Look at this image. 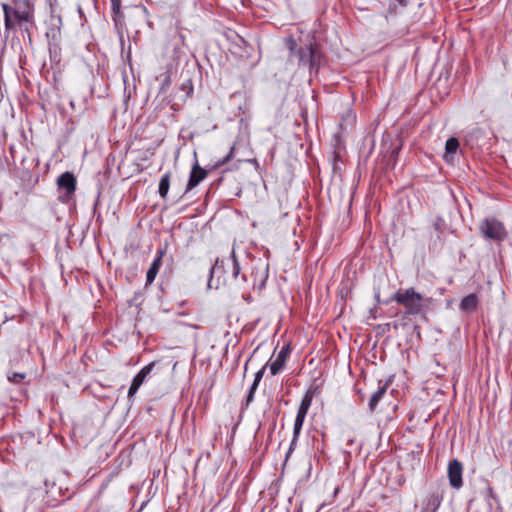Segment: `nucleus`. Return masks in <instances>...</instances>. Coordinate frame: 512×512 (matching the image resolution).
<instances>
[{
    "mask_svg": "<svg viewBox=\"0 0 512 512\" xmlns=\"http://www.w3.org/2000/svg\"><path fill=\"white\" fill-rule=\"evenodd\" d=\"M289 49L291 56L297 59V65L303 69H308L310 72L313 69L318 70L321 54L317 45H313L312 42L305 44L304 46L297 47L294 40H290Z\"/></svg>",
    "mask_w": 512,
    "mask_h": 512,
    "instance_id": "f257e3e1",
    "label": "nucleus"
},
{
    "mask_svg": "<svg viewBox=\"0 0 512 512\" xmlns=\"http://www.w3.org/2000/svg\"><path fill=\"white\" fill-rule=\"evenodd\" d=\"M392 300L403 305L407 309L406 314L417 315L422 311V301L424 298L414 288H408L396 291Z\"/></svg>",
    "mask_w": 512,
    "mask_h": 512,
    "instance_id": "f03ea898",
    "label": "nucleus"
},
{
    "mask_svg": "<svg viewBox=\"0 0 512 512\" xmlns=\"http://www.w3.org/2000/svg\"><path fill=\"white\" fill-rule=\"evenodd\" d=\"M1 7L4 13L6 38H8L10 32L16 30L17 26L20 29H24L25 31L29 30L27 24L30 22L27 20V13L24 11L16 10L12 8V5L7 3H2Z\"/></svg>",
    "mask_w": 512,
    "mask_h": 512,
    "instance_id": "7ed1b4c3",
    "label": "nucleus"
},
{
    "mask_svg": "<svg viewBox=\"0 0 512 512\" xmlns=\"http://www.w3.org/2000/svg\"><path fill=\"white\" fill-rule=\"evenodd\" d=\"M479 229L486 239L493 241L501 242L507 236L503 223L494 217L485 218L481 222Z\"/></svg>",
    "mask_w": 512,
    "mask_h": 512,
    "instance_id": "20e7f679",
    "label": "nucleus"
},
{
    "mask_svg": "<svg viewBox=\"0 0 512 512\" xmlns=\"http://www.w3.org/2000/svg\"><path fill=\"white\" fill-rule=\"evenodd\" d=\"M226 264L231 266L232 277L237 279L238 275L240 274V265L236 259L235 252L232 251L230 257H228L226 260L217 259L215 264L210 268V278L208 280L209 287H212L213 285L214 276H217L218 278L220 277V274L222 273ZM217 284H219V279L217 280ZM216 287H218V285H216Z\"/></svg>",
    "mask_w": 512,
    "mask_h": 512,
    "instance_id": "39448f33",
    "label": "nucleus"
},
{
    "mask_svg": "<svg viewBox=\"0 0 512 512\" xmlns=\"http://www.w3.org/2000/svg\"><path fill=\"white\" fill-rule=\"evenodd\" d=\"M447 475L451 487L459 490L463 486V465L459 460L453 459L449 461Z\"/></svg>",
    "mask_w": 512,
    "mask_h": 512,
    "instance_id": "423d86ee",
    "label": "nucleus"
},
{
    "mask_svg": "<svg viewBox=\"0 0 512 512\" xmlns=\"http://www.w3.org/2000/svg\"><path fill=\"white\" fill-rule=\"evenodd\" d=\"M312 394L310 392H306L303 396L300 406L297 411V415L295 418L294 426H295V438H297L302 429L305 417L312 403Z\"/></svg>",
    "mask_w": 512,
    "mask_h": 512,
    "instance_id": "0eeeda50",
    "label": "nucleus"
},
{
    "mask_svg": "<svg viewBox=\"0 0 512 512\" xmlns=\"http://www.w3.org/2000/svg\"><path fill=\"white\" fill-rule=\"evenodd\" d=\"M156 362H151L148 365L144 366L133 378L132 383L130 385L129 391H128V397L132 398L138 391V389L141 387L143 382L145 381L146 377L151 373L153 367L155 366Z\"/></svg>",
    "mask_w": 512,
    "mask_h": 512,
    "instance_id": "6e6552de",
    "label": "nucleus"
},
{
    "mask_svg": "<svg viewBox=\"0 0 512 512\" xmlns=\"http://www.w3.org/2000/svg\"><path fill=\"white\" fill-rule=\"evenodd\" d=\"M59 189L65 191L66 197H70L76 190V178L71 172H64L57 179Z\"/></svg>",
    "mask_w": 512,
    "mask_h": 512,
    "instance_id": "1a4fd4ad",
    "label": "nucleus"
},
{
    "mask_svg": "<svg viewBox=\"0 0 512 512\" xmlns=\"http://www.w3.org/2000/svg\"><path fill=\"white\" fill-rule=\"evenodd\" d=\"M166 254V249L160 248L157 250L156 257L151 263L147 274H146V286L151 285L153 281L155 280L161 266H162V259L164 255Z\"/></svg>",
    "mask_w": 512,
    "mask_h": 512,
    "instance_id": "9d476101",
    "label": "nucleus"
},
{
    "mask_svg": "<svg viewBox=\"0 0 512 512\" xmlns=\"http://www.w3.org/2000/svg\"><path fill=\"white\" fill-rule=\"evenodd\" d=\"M207 177V171L199 166L198 162H196L189 175V180L186 186L185 192L195 188L202 180Z\"/></svg>",
    "mask_w": 512,
    "mask_h": 512,
    "instance_id": "9b49d317",
    "label": "nucleus"
},
{
    "mask_svg": "<svg viewBox=\"0 0 512 512\" xmlns=\"http://www.w3.org/2000/svg\"><path fill=\"white\" fill-rule=\"evenodd\" d=\"M289 352V346L283 347L277 354L276 359L270 364V372L273 376L283 369Z\"/></svg>",
    "mask_w": 512,
    "mask_h": 512,
    "instance_id": "f8f14e48",
    "label": "nucleus"
},
{
    "mask_svg": "<svg viewBox=\"0 0 512 512\" xmlns=\"http://www.w3.org/2000/svg\"><path fill=\"white\" fill-rule=\"evenodd\" d=\"M479 305V298L476 294L472 293L467 296H465L460 304L459 309L462 312L469 313L477 310Z\"/></svg>",
    "mask_w": 512,
    "mask_h": 512,
    "instance_id": "ddd939ff",
    "label": "nucleus"
},
{
    "mask_svg": "<svg viewBox=\"0 0 512 512\" xmlns=\"http://www.w3.org/2000/svg\"><path fill=\"white\" fill-rule=\"evenodd\" d=\"M459 148V141L455 137H451L446 141L444 159L446 162L451 163L454 159Z\"/></svg>",
    "mask_w": 512,
    "mask_h": 512,
    "instance_id": "4468645a",
    "label": "nucleus"
},
{
    "mask_svg": "<svg viewBox=\"0 0 512 512\" xmlns=\"http://www.w3.org/2000/svg\"><path fill=\"white\" fill-rule=\"evenodd\" d=\"M265 369H266V366L262 367L259 371H257L255 373V378H254V381L249 389V392H248V395L246 397V400H245V407H247L251 402H253L254 400V394L258 388V385L264 375V372H265Z\"/></svg>",
    "mask_w": 512,
    "mask_h": 512,
    "instance_id": "2eb2a0df",
    "label": "nucleus"
},
{
    "mask_svg": "<svg viewBox=\"0 0 512 512\" xmlns=\"http://www.w3.org/2000/svg\"><path fill=\"white\" fill-rule=\"evenodd\" d=\"M12 3V8L19 11H24L25 13H27V20L30 23L33 22V7L31 6L29 0H13Z\"/></svg>",
    "mask_w": 512,
    "mask_h": 512,
    "instance_id": "dca6fc26",
    "label": "nucleus"
},
{
    "mask_svg": "<svg viewBox=\"0 0 512 512\" xmlns=\"http://www.w3.org/2000/svg\"><path fill=\"white\" fill-rule=\"evenodd\" d=\"M387 387L388 383H385L384 385L379 387L375 393H373L368 404L370 412H374L376 410L378 403L381 401V399L387 392Z\"/></svg>",
    "mask_w": 512,
    "mask_h": 512,
    "instance_id": "f3484780",
    "label": "nucleus"
},
{
    "mask_svg": "<svg viewBox=\"0 0 512 512\" xmlns=\"http://www.w3.org/2000/svg\"><path fill=\"white\" fill-rule=\"evenodd\" d=\"M170 172L165 173L159 182L158 192L162 199H166L170 188Z\"/></svg>",
    "mask_w": 512,
    "mask_h": 512,
    "instance_id": "a211bd4d",
    "label": "nucleus"
},
{
    "mask_svg": "<svg viewBox=\"0 0 512 512\" xmlns=\"http://www.w3.org/2000/svg\"><path fill=\"white\" fill-rule=\"evenodd\" d=\"M433 227L438 234H442L446 229L445 220L442 217H436L433 222ZM440 237V235H438Z\"/></svg>",
    "mask_w": 512,
    "mask_h": 512,
    "instance_id": "6ab92c4d",
    "label": "nucleus"
},
{
    "mask_svg": "<svg viewBox=\"0 0 512 512\" xmlns=\"http://www.w3.org/2000/svg\"><path fill=\"white\" fill-rule=\"evenodd\" d=\"M233 153H234V146H232L228 152V154L221 160L217 161L214 165L215 168H218V167H221L223 165H225L228 161H230V159L232 158L233 156Z\"/></svg>",
    "mask_w": 512,
    "mask_h": 512,
    "instance_id": "aec40b11",
    "label": "nucleus"
},
{
    "mask_svg": "<svg viewBox=\"0 0 512 512\" xmlns=\"http://www.w3.org/2000/svg\"><path fill=\"white\" fill-rule=\"evenodd\" d=\"M442 498V495H439L438 493L432 494L429 499V505H433L434 509H437L441 504Z\"/></svg>",
    "mask_w": 512,
    "mask_h": 512,
    "instance_id": "412c9836",
    "label": "nucleus"
},
{
    "mask_svg": "<svg viewBox=\"0 0 512 512\" xmlns=\"http://www.w3.org/2000/svg\"><path fill=\"white\" fill-rule=\"evenodd\" d=\"M181 89L186 91V98L190 97L193 93V85L190 79L186 80L182 85Z\"/></svg>",
    "mask_w": 512,
    "mask_h": 512,
    "instance_id": "4be33fe9",
    "label": "nucleus"
},
{
    "mask_svg": "<svg viewBox=\"0 0 512 512\" xmlns=\"http://www.w3.org/2000/svg\"><path fill=\"white\" fill-rule=\"evenodd\" d=\"M171 85V78H170V75L168 73H165L163 75V79H162V82H161V87H160V90L161 92L165 93L166 92V89Z\"/></svg>",
    "mask_w": 512,
    "mask_h": 512,
    "instance_id": "5701e85b",
    "label": "nucleus"
},
{
    "mask_svg": "<svg viewBox=\"0 0 512 512\" xmlns=\"http://www.w3.org/2000/svg\"><path fill=\"white\" fill-rule=\"evenodd\" d=\"M24 378L25 374L16 372L8 376V380L12 383H20Z\"/></svg>",
    "mask_w": 512,
    "mask_h": 512,
    "instance_id": "b1692460",
    "label": "nucleus"
},
{
    "mask_svg": "<svg viewBox=\"0 0 512 512\" xmlns=\"http://www.w3.org/2000/svg\"><path fill=\"white\" fill-rule=\"evenodd\" d=\"M111 1V7L115 14L120 13V7H121V0H110Z\"/></svg>",
    "mask_w": 512,
    "mask_h": 512,
    "instance_id": "393cba45",
    "label": "nucleus"
},
{
    "mask_svg": "<svg viewBox=\"0 0 512 512\" xmlns=\"http://www.w3.org/2000/svg\"><path fill=\"white\" fill-rule=\"evenodd\" d=\"M297 439H298V437H297V438H295V427H294V428H293V439H292V441H291V444H290L289 452H288V453H290V452L293 450V448L295 447V444H296Z\"/></svg>",
    "mask_w": 512,
    "mask_h": 512,
    "instance_id": "a878e982",
    "label": "nucleus"
},
{
    "mask_svg": "<svg viewBox=\"0 0 512 512\" xmlns=\"http://www.w3.org/2000/svg\"><path fill=\"white\" fill-rule=\"evenodd\" d=\"M267 270L262 272L261 280H260V287H262L265 283V280L267 279Z\"/></svg>",
    "mask_w": 512,
    "mask_h": 512,
    "instance_id": "bb28decb",
    "label": "nucleus"
},
{
    "mask_svg": "<svg viewBox=\"0 0 512 512\" xmlns=\"http://www.w3.org/2000/svg\"><path fill=\"white\" fill-rule=\"evenodd\" d=\"M396 1L399 3V5H401L403 7L407 6L410 3V0H396Z\"/></svg>",
    "mask_w": 512,
    "mask_h": 512,
    "instance_id": "cd10ccee",
    "label": "nucleus"
},
{
    "mask_svg": "<svg viewBox=\"0 0 512 512\" xmlns=\"http://www.w3.org/2000/svg\"><path fill=\"white\" fill-rule=\"evenodd\" d=\"M379 297H380L379 293H376V294H375V298L377 299V301H378V302L380 301V300H379Z\"/></svg>",
    "mask_w": 512,
    "mask_h": 512,
    "instance_id": "c85d7f7f",
    "label": "nucleus"
},
{
    "mask_svg": "<svg viewBox=\"0 0 512 512\" xmlns=\"http://www.w3.org/2000/svg\"><path fill=\"white\" fill-rule=\"evenodd\" d=\"M242 279H243V281H247V279H246V276H245V275H243V276H242Z\"/></svg>",
    "mask_w": 512,
    "mask_h": 512,
    "instance_id": "c756f323",
    "label": "nucleus"
}]
</instances>
